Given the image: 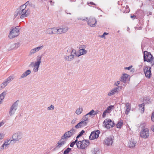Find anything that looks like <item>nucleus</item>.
<instances>
[{
	"mask_svg": "<svg viewBox=\"0 0 154 154\" xmlns=\"http://www.w3.org/2000/svg\"><path fill=\"white\" fill-rule=\"evenodd\" d=\"M32 3H30L29 1H27L24 4L20 6L16 10L14 13V17L17 19H23L27 17L30 14V10L29 6L32 7L33 5Z\"/></svg>",
	"mask_w": 154,
	"mask_h": 154,
	"instance_id": "f257e3e1",
	"label": "nucleus"
},
{
	"mask_svg": "<svg viewBox=\"0 0 154 154\" xmlns=\"http://www.w3.org/2000/svg\"><path fill=\"white\" fill-rule=\"evenodd\" d=\"M41 56H38L36 58V61L35 62H32L29 65V66L33 67V71L35 72L38 71L39 66L41 63Z\"/></svg>",
	"mask_w": 154,
	"mask_h": 154,
	"instance_id": "f03ea898",
	"label": "nucleus"
},
{
	"mask_svg": "<svg viewBox=\"0 0 154 154\" xmlns=\"http://www.w3.org/2000/svg\"><path fill=\"white\" fill-rule=\"evenodd\" d=\"M143 57L144 61L150 63L151 66L154 65V57L150 53L145 51L143 53Z\"/></svg>",
	"mask_w": 154,
	"mask_h": 154,
	"instance_id": "7ed1b4c3",
	"label": "nucleus"
},
{
	"mask_svg": "<svg viewBox=\"0 0 154 154\" xmlns=\"http://www.w3.org/2000/svg\"><path fill=\"white\" fill-rule=\"evenodd\" d=\"M20 29L18 26L12 27L10 29V31L8 35V38L12 39L19 35Z\"/></svg>",
	"mask_w": 154,
	"mask_h": 154,
	"instance_id": "20e7f679",
	"label": "nucleus"
},
{
	"mask_svg": "<svg viewBox=\"0 0 154 154\" xmlns=\"http://www.w3.org/2000/svg\"><path fill=\"white\" fill-rule=\"evenodd\" d=\"M23 137V134L20 131H18L14 133L12 136V139L13 140V142L15 143L20 141L22 139Z\"/></svg>",
	"mask_w": 154,
	"mask_h": 154,
	"instance_id": "39448f33",
	"label": "nucleus"
},
{
	"mask_svg": "<svg viewBox=\"0 0 154 154\" xmlns=\"http://www.w3.org/2000/svg\"><path fill=\"white\" fill-rule=\"evenodd\" d=\"M89 140H83L82 141H79L76 143L77 147L78 149H85L89 145Z\"/></svg>",
	"mask_w": 154,
	"mask_h": 154,
	"instance_id": "423d86ee",
	"label": "nucleus"
},
{
	"mask_svg": "<svg viewBox=\"0 0 154 154\" xmlns=\"http://www.w3.org/2000/svg\"><path fill=\"white\" fill-rule=\"evenodd\" d=\"M76 130L73 128L70 131H68L64 133L62 136V139H68L72 135L75 134Z\"/></svg>",
	"mask_w": 154,
	"mask_h": 154,
	"instance_id": "0eeeda50",
	"label": "nucleus"
},
{
	"mask_svg": "<svg viewBox=\"0 0 154 154\" xmlns=\"http://www.w3.org/2000/svg\"><path fill=\"white\" fill-rule=\"evenodd\" d=\"M103 126L109 129L115 125L114 123L109 119H105L103 123Z\"/></svg>",
	"mask_w": 154,
	"mask_h": 154,
	"instance_id": "6e6552de",
	"label": "nucleus"
},
{
	"mask_svg": "<svg viewBox=\"0 0 154 154\" xmlns=\"http://www.w3.org/2000/svg\"><path fill=\"white\" fill-rule=\"evenodd\" d=\"M151 69V67L147 66H144L143 68L145 76L148 79H150L152 76Z\"/></svg>",
	"mask_w": 154,
	"mask_h": 154,
	"instance_id": "1a4fd4ad",
	"label": "nucleus"
},
{
	"mask_svg": "<svg viewBox=\"0 0 154 154\" xmlns=\"http://www.w3.org/2000/svg\"><path fill=\"white\" fill-rule=\"evenodd\" d=\"M14 79L13 76H10L7 78L0 85V90L5 88L8 84Z\"/></svg>",
	"mask_w": 154,
	"mask_h": 154,
	"instance_id": "9d476101",
	"label": "nucleus"
},
{
	"mask_svg": "<svg viewBox=\"0 0 154 154\" xmlns=\"http://www.w3.org/2000/svg\"><path fill=\"white\" fill-rule=\"evenodd\" d=\"M149 130L146 128H143L140 132V135L142 138L146 139L149 136Z\"/></svg>",
	"mask_w": 154,
	"mask_h": 154,
	"instance_id": "9b49d317",
	"label": "nucleus"
},
{
	"mask_svg": "<svg viewBox=\"0 0 154 154\" xmlns=\"http://www.w3.org/2000/svg\"><path fill=\"white\" fill-rule=\"evenodd\" d=\"M88 24L91 27L95 26L97 24V21L94 17H91L87 20Z\"/></svg>",
	"mask_w": 154,
	"mask_h": 154,
	"instance_id": "f8f14e48",
	"label": "nucleus"
},
{
	"mask_svg": "<svg viewBox=\"0 0 154 154\" xmlns=\"http://www.w3.org/2000/svg\"><path fill=\"white\" fill-rule=\"evenodd\" d=\"M69 29L67 26H63L60 28L57 29L56 28V34H60L67 32Z\"/></svg>",
	"mask_w": 154,
	"mask_h": 154,
	"instance_id": "ddd939ff",
	"label": "nucleus"
},
{
	"mask_svg": "<svg viewBox=\"0 0 154 154\" xmlns=\"http://www.w3.org/2000/svg\"><path fill=\"white\" fill-rule=\"evenodd\" d=\"M99 130L92 131L89 137V139L90 140H93L99 137Z\"/></svg>",
	"mask_w": 154,
	"mask_h": 154,
	"instance_id": "4468645a",
	"label": "nucleus"
},
{
	"mask_svg": "<svg viewBox=\"0 0 154 154\" xmlns=\"http://www.w3.org/2000/svg\"><path fill=\"white\" fill-rule=\"evenodd\" d=\"M129 75L125 73H123L120 78V81L125 83L128 82L129 80Z\"/></svg>",
	"mask_w": 154,
	"mask_h": 154,
	"instance_id": "2eb2a0df",
	"label": "nucleus"
},
{
	"mask_svg": "<svg viewBox=\"0 0 154 154\" xmlns=\"http://www.w3.org/2000/svg\"><path fill=\"white\" fill-rule=\"evenodd\" d=\"M113 138L112 136H110L106 138L104 141V144L107 146L111 145L113 141Z\"/></svg>",
	"mask_w": 154,
	"mask_h": 154,
	"instance_id": "dca6fc26",
	"label": "nucleus"
},
{
	"mask_svg": "<svg viewBox=\"0 0 154 154\" xmlns=\"http://www.w3.org/2000/svg\"><path fill=\"white\" fill-rule=\"evenodd\" d=\"M45 32L47 34L51 35L56 34V28H49L46 30Z\"/></svg>",
	"mask_w": 154,
	"mask_h": 154,
	"instance_id": "f3484780",
	"label": "nucleus"
},
{
	"mask_svg": "<svg viewBox=\"0 0 154 154\" xmlns=\"http://www.w3.org/2000/svg\"><path fill=\"white\" fill-rule=\"evenodd\" d=\"M20 44L19 42L11 44L10 47L8 48V51H10L12 50L16 49L20 46Z\"/></svg>",
	"mask_w": 154,
	"mask_h": 154,
	"instance_id": "a211bd4d",
	"label": "nucleus"
},
{
	"mask_svg": "<svg viewBox=\"0 0 154 154\" xmlns=\"http://www.w3.org/2000/svg\"><path fill=\"white\" fill-rule=\"evenodd\" d=\"M74 58V55L71 54L69 55H65L63 57V58L65 61L67 62L73 60Z\"/></svg>",
	"mask_w": 154,
	"mask_h": 154,
	"instance_id": "6ab92c4d",
	"label": "nucleus"
},
{
	"mask_svg": "<svg viewBox=\"0 0 154 154\" xmlns=\"http://www.w3.org/2000/svg\"><path fill=\"white\" fill-rule=\"evenodd\" d=\"M135 14L137 19L141 18L144 16V13L143 11L141 10H138L136 12Z\"/></svg>",
	"mask_w": 154,
	"mask_h": 154,
	"instance_id": "aec40b11",
	"label": "nucleus"
},
{
	"mask_svg": "<svg viewBox=\"0 0 154 154\" xmlns=\"http://www.w3.org/2000/svg\"><path fill=\"white\" fill-rule=\"evenodd\" d=\"M114 107V106H108L107 109L104 111L102 115L103 117L104 118L106 116V113H109L111 110L113 109Z\"/></svg>",
	"mask_w": 154,
	"mask_h": 154,
	"instance_id": "412c9836",
	"label": "nucleus"
},
{
	"mask_svg": "<svg viewBox=\"0 0 154 154\" xmlns=\"http://www.w3.org/2000/svg\"><path fill=\"white\" fill-rule=\"evenodd\" d=\"M87 124V122H84L82 121L75 126V128H79L84 127Z\"/></svg>",
	"mask_w": 154,
	"mask_h": 154,
	"instance_id": "4be33fe9",
	"label": "nucleus"
},
{
	"mask_svg": "<svg viewBox=\"0 0 154 154\" xmlns=\"http://www.w3.org/2000/svg\"><path fill=\"white\" fill-rule=\"evenodd\" d=\"M17 109V106H11L9 110V115L11 116L14 114Z\"/></svg>",
	"mask_w": 154,
	"mask_h": 154,
	"instance_id": "5701e85b",
	"label": "nucleus"
},
{
	"mask_svg": "<svg viewBox=\"0 0 154 154\" xmlns=\"http://www.w3.org/2000/svg\"><path fill=\"white\" fill-rule=\"evenodd\" d=\"M31 72V71L29 69L26 71L21 75L20 79H23L26 77L30 74Z\"/></svg>",
	"mask_w": 154,
	"mask_h": 154,
	"instance_id": "b1692460",
	"label": "nucleus"
},
{
	"mask_svg": "<svg viewBox=\"0 0 154 154\" xmlns=\"http://www.w3.org/2000/svg\"><path fill=\"white\" fill-rule=\"evenodd\" d=\"M64 139H62V138L61 137V139H60L58 142L57 143V147H58V148H60L65 143L66 141L63 140Z\"/></svg>",
	"mask_w": 154,
	"mask_h": 154,
	"instance_id": "393cba45",
	"label": "nucleus"
},
{
	"mask_svg": "<svg viewBox=\"0 0 154 154\" xmlns=\"http://www.w3.org/2000/svg\"><path fill=\"white\" fill-rule=\"evenodd\" d=\"M87 53V51L84 49H81L79 51V54L77 55V57H79L81 55L85 54Z\"/></svg>",
	"mask_w": 154,
	"mask_h": 154,
	"instance_id": "a878e982",
	"label": "nucleus"
},
{
	"mask_svg": "<svg viewBox=\"0 0 154 154\" xmlns=\"http://www.w3.org/2000/svg\"><path fill=\"white\" fill-rule=\"evenodd\" d=\"M143 101L144 103L142 104L143 105V106H144V103L146 104H149L151 103V101L150 100V99L148 97H144L143 98Z\"/></svg>",
	"mask_w": 154,
	"mask_h": 154,
	"instance_id": "bb28decb",
	"label": "nucleus"
},
{
	"mask_svg": "<svg viewBox=\"0 0 154 154\" xmlns=\"http://www.w3.org/2000/svg\"><path fill=\"white\" fill-rule=\"evenodd\" d=\"M13 142V140L12 139L11 140L10 139H6L4 142V145H5V149L6 148L8 145H10L11 142Z\"/></svg>",
	"mask_w": 154,
	"mask_h": 154,
	"instance_id": "cd10ccee",
	"label": "nucleus"
},
{
	"mask_svg": "<svg viewBox=\"0 0 154 154\" xmlns=\"http://www.w3.org/2000/svg\"><path fill=\"white\" fill-rule=\"evenodd\" d=\"M136 142L134 141L130 140L128 142V146L131 148H133L135 146Z\"/></svg>",
	"mask_w": 154,
	"mask_h": 154,
	"instance_id": "c85d7f7f",
	"label": "nucleus"
},
{
	"mask_svg": "<svg viewBox=\"0 0 154 154\" xmlns=\"http://www.w3.org/2000/svg\"><path fill=\"white\" fill-rule=\"evenodd\" d=\"M6 92L4 91L0 94V100H3L6 95Z\"/></svg>",
	"mask_w": 154,
	"mask_h": 154,
	"instance_id": "c756f323",
	"label": "nucleus"
},
{
	"mask_svg": "<svg viewBox=\"0 0 154 154\" xmlns=\"http://www.w3.org/2000/svg\"><path fill=\"white\" fill-rule=\"evenodd\" d=\"M44 47L43 45L39 46L34 48V49L35 50L36 52H38L39 51L42 49Z\"/></svg>",
	"mask_w": 154,
	"mask_h": 154,
	"instance_id": "7c9ffc66",
	"label": "nucleus"
},
{
	"mask_svg": "<svg viewBox=\"0 0 154 154\" xmlns=\"http://www.w3.org/2000/svg\"><path fill=\"white\" fill-rule=\"evenodd\" d=\"M83 111V108L82 107H80L77 109L75 111V113L77 115L80 114Z\"/></svg>",
	"mask_w": 154,
	"mask_h": 154,
	"instance_id": "2f4dec72",
	"label": "nucleus"
},
{
	"mask_svg": "<svg viewBox=\"0 0 154 154\" xmlns=\"http://www.w3.org/2000/svg\"><path fill=\"white\" fill-rule=\"evenodd\" d=\"M126 8H126V7H123L122 8V11L123 13H128L129 12V8L127 7H126Z\"/></svg>",
	"mask_w": 154,
	"mask_h": 154,
	"instance_id": "473e14b6",
	"label": "nucleus"
},
{
	"mask_svg": "<svg viewBox=\"0 0 154 154\" xmlns=\"http://www.w3.org/2000/svg\"><path fill=\"white\" fill-rule=\"evenodd\" d=\"M94 113V110L92 109V110L91 111L89 112L86 114V115H87L88 116L89 115L90 116H95V114Z\"/></svg>",
	"mask_w": 154,
	"mask_h": 154,
	"instance_id": "72a5a7b5",
	"label": "nucleus"
},
{
	"mask_svg": "<svg viewBox=\"0 0 154 154\" xmlns=\"http://www.w3.org/2000/svg\"><path fill=\"white\" fill-rule=\"evenodd\" d=\"M88 116L86 114L84 116L82 119V121H83V122H86L88 120Z\"/></svg>",
	"mask_w": 154,
	"mask_h": 154,
	"instance_id": "f704fd0d",
	"label": "nucleus"
},
{
	"mask_svg": "<svg viewBox=\"0 0 154 154\" xmlns=\"http://www.w3.org/2000/svg\"><path fill=\"white\" fill-rule=\"evenodd\" d=\"M70 54L74 55V57H75V55L77 56V55H78V54L76 53V50L73 49L72 50Z\"/></svg>",
	"mask_w": 154,
	"mask_h": 154,
	"instance_id": "c9c22d12",
	"label": "nucleus"
},
{
	"mask_svg": "<svg viewBox=\"0 0 154 154\" xmlns=\"http://www.w3.org/2000/svg\"><path fill=\"white\" fill-rule=\"evenodd\" d=\"M119 86H118L116 88H115L113 89H112L111 91L113 92L114 94L115 93H117L118 92V90L119 89Z\"/></svg>",
	"mask_w": 154,
	"mask_h": 154,
	"instance_id": "e433bc0d",
	"label": "nucleus"
},
{
	"mask_svg": "<svg viewBox=\"0 0 154 154\" xmlns=\"http://www.w3.org/2000/svg\"><path fill=\"white\" fill-rule=\"evenodd\" d=\"M71 150V148H68L64 151L63 154H68L70 151Z\"/></svg>",
	"mask_w": 154,
	"mask_h": 154,
	"instance_id": "4c0bfd02",
	"label": "nucleus"
},
{
	"mask_svg": "<svg viewBox=\"0 0 154 154\" xmlns=\"http://www.w3.org/2000/svg\"><path fill=\"white\" fill-rule=\"evenodd\" d=\"M36 53V52L35 51V50H34V48H33L30 50L29 52V55H31L32 54H35Z\"/></svg>",
	"mask_w": 154,
	"mask_h": 154,
	"instance_id": "58836bf2",
	"label": "nucleus"
},
{
	"mask_svg": "<svg viewBox=\"0 0 154 154\" xmlns=\"http://www.w3.org/2000/svg\"><path fill=\"white\" fill-rule=\"evenodd\" d=\"M122 125V123L121 122H119L116 125V127L117 128H120Z\"/></svg>",
	"mask_w": 154,
	"mask_h": 154,
	"instance_id": "ea45409f",
	"label": "nucleus"
},
{
	"mask_svg": "<svg viewBox=\"0 0 154 154\" xmlns=\"http://www.w3.org/2000/svg\"><path fill=\"white\" fill-rule=\"evenodd\" d=\"M131 109V106H126L125 113L128 115Z\"/></svg>",
	"mask_w": 154,
	"mask_h": 154,
	"instance_id": "a19ab883",
	"label": "nucleus"
},
{
	"mask_svg": "<svg viewBox=\"0 0 154 154\" xmlns=\"http://www.w3.org/2000/svg\"><path fill=\"white\" fill-rule=\"evenodd\" d=\"M20 102V101L19 100H17L13 104L12 106H17L19 104V103Z\"/></svg>",
	"mask_w": 154,
	"mask_h": 154,
	"instance_id": "79ce46f5",
	"label": "nucleus"
},
{
	"mask_svg": "<svg viewBox=\"0 0 154 154\" xmlns=\"http://www.w3.org/2000/svg\"><path fill=\"white\" fill-rule=\"evenodd\" d=\"M139 109L140 110L141 113H143L144 110V106H139Z\"/></svg>",
	"mask_w": 154,
	"mask_h": 154,
	"instance_id": "37998d69",
	"label": "nucleus"
},
{
	"mask_svg": "<svg viewBox=\"0 0 154 154\" xmlns=\"http://www.w3.org/2000/svg\"><path fill=\"white\" fill-rule=\"evenodd\" d=\"M131 18L133 20L135 19H137V18L135 14H134L133 15H131Z\"/></svg>",
	"mask_w": 154,
	"mask_h": 154,
	"instance_id": "c03bdc74",
	"label": "nucleus"
},
{
	"mask_svg": "<svg viewBox=\"0 0 154 154\" xmlns=\"http://www.w3.org/2000/svg\"><path fill=\"white\" fill-rule=\"evenodd\" d=\"M88 17H85V18H83L82 17H79L78 18V20H82L83 21H87V20H88Z\"/></svg>",
	"mask_w": 154,
	"mask_h": 154,
	"instance_id": "a18cd8bd",
	"label": "nucleus"
},
{
	"mask_svg": "<svg viewBox=\"0 0 154 154\" xmlns=\"http://www.w3.org/2000/svg\"><path fill=\"white\" fill-rule=\"evenodd\" d=\"M151 118V120L152 122H154V112H153L152 113Z\"/></svg>",
	"mask_w": 154,
	"mask_h": 154,
	"instance_id": "49530a36",
	"label": "nucleus"
},
{
	"mask_svg": "<svg viewBox=\"0 0 154 154\" xmlns=\"http://www.w3.org/2000/svg\"><path fill=\"white\" fill-rule=\"evenodd\" d=\"M108 34V33H106V32H104L103 35L101 36V37L102 38H105V35H107Z\"/></svg>",
	"mask_w": 154,
	"mask_h": 154,
	"instance_id": "de8ad7c7",
	"label": "nucleus"
},
{
	"mask_svg": "<svg viewBox=\"0 0 154 154\" xmlns=\"http://www.w3.org/2000/svg\"><path fill=\"white\" fill-rule=\"evenodd\" d=\"M114 94L113 93V92L111 90L110 91L109 93H108L107 95L108 96H112V95H114Z\"/></svg>",
	"mask_w": 154,
	"mask_h": 154,
	"instance_id": "09e8293b",
	"label": "nucleus"
},
{
	"mask_svg": "<svg viewBox=\"0 0 154 154\" xmlns=\"http://www.w3.org/2000/svg\"><path fill=\"white\" fill-rule=\"evenodd\" d=\"M47 109L48 110H52L54 109V106H49Z\"/></svg>",
	"mask_w": 154,
	"mask_h": 154,
	"instance_id": "8fccbe9b",
	"label": "nucleus"
},
{
	"mask_svg": "<svg viewBox=\"0 0 154 154\" xmlns=\"http://www.w3.org/2000/svg\"><path fill=\"white\" fill-rule=\"evenodd\" d=\"M5 145H4V143L0 147V149H4L5 148Z\"/></svg>",
	"mask_w": 154,
	"mask_h": 154,
	"instance_id": "3c124183",
	"label": "nucleus"
},
{
	"mask_svg": "<svg viewBox=\"0 0 154 154\" xmlns=\"http://www.w3.org/2000/svg\"><path fill=\"white\" fill-rule=\"evenodd\" d=\"M4 137L3 134L0 133V140L2 139Z\"/></svg>",
	"mask_w": 154,
	"mask_h": 154,
	"instance_id": "603ef678",
	"label": "nucleus"
},
{
	"mask_svg": "<svg viewBox=\"0 0 154 154\" xmlns=\"http://www.w3.org/2000/svg\"><path fill=\"white\" fill-rule=\"evenodd\" d=\"M5 123V122L3 121H2V122H0V127L3 126Z\"/></svg>",
	"mask_w": 154,
	"mask_h": 154,
	"instance_id": "864d4df0",
	"label": "nucleus"
},
{
	"mask_svg": "<svg viewBox=\"0 0 154 154\" xmlns=\"http://www.w3.org/2000/svg\"><path fill=\"white\" fill-rule=\"evenodd\" d=\"M120 81H118L117 82H116L115 83L114 85H115L116 86H118L120 84Z\"/></svg>",
	"mask_w": 154,
	"mask_h": 154,
	"instance_id": "5fc2aeb1",
	"label": "nucleus"
},
{
	"mask_svg": "<svg viewBox=\"0 0 154 154\" xmlns=\"http://www.w3.org/2000/svg\"><path fill=\"white\" fill-rule=\"evenodd\" d=\"M75 144V142L73 141L70 143V146L71 147H73Z\"/></svg>",
	"mask_w": 154,
	"mask_h": 154,
	"instance_id": "6e6d98bb",
	"label": "nucleus"
},
{
	"mask_svg": "<svg viewBox=\"0 0 154 154\" xmlns=\"http://www.w3.org/2000/svg\"><path fill=\"white\" fill-rule=\"evenodd\" d=\"M132 67V66H129L128 67H126L124 69H128V70H129Z\"/></svg>",
	"mask_w": 154,
	"mask_h": 154,
	"instance_id": "4d7b16f0",
	"label": "nucleus"
},
{
	"mask_svg": "<svg viewBox=\"0 0 154 154\" xmlns=\"http://www.w3.org/2000/svg\"><path fill=\"white\" fill-rule=\"evenodd\" d=\"M85 133V131H84V130H82L81 132H80V133H79V134L82 136L84 133Z\"/></svg>",
	"mask_w": 154,
	"mask_h": 154,
	"instance_id": "13d9d810",
	"label": "nucleus"
},
{
	"mask_svg": "<svg viewBox=\"0 0 154 154\" xmlns=\"http://www.w3.org/2000/svg\"><path fill=\"white\" fill-rule=\"evenodd\" d=\"M76 120H73L71 122V124H74Z\"/></svg>",
	"mask_w": 154,
	"mask_h": 154,
	"instance_id": "bf43d9fd",
	"label": "nucleus"
},
{
	"mask_svg": "<svg viewBox=\"0 0 154 154\" xmlns=\"http://www.w3.org/2000/svg\"><path fill=\"white\" fill-rule=\"evenodd\" d=\"M88 4H90L91 5H95V4L93 2H90V3H88Z\"/></svg>",
	"mask_w": 154,
	"mask_h": 154,
	"instance_id": "052dcab7",
	"label": "nucleus"
},
{
	"mask_svg": "<svg viewBox=\"0 0 154 154\" xmlns=\"http://www.w3.org/2000/svg\"><path fill=\"white\" fill-rule=\"evenodd\" d=\"M81 135L80 134H78L77 136L76 137V139H77L80 136H81Z\"/></svg>",
	"mask_w": 154,
	"mask_h": 154,
	"instance_id": "680f3d73",
	"label": "nucleus"
},
{
	"mask_svg": "<svg viewBox=\"0 0 154 154\" xmlns=\"http://www.w3.org/2000/svg\"><path fill=\"white\" fill-rule=\"evenodd\" d=\"M152 130L154 132V125H153L152 128H151Z\"/></svg>",
	"mask_w": 154,
	"mask_h": 154,
	"instance_id": "e2e57ef3",
	"label": "nucleus"
},
{
	"mask_svg": "<svg viewBox=\"0 0 154 154\" xmlns=\"http://www.w3.org/2000/svg\"><path fill=\"white\" fill-rule=\"evenodd\" d=\"M65 12H66V13H67V14H69L70 15L71 14V13H68V11H67V10H66L65 11Z\"/></svg>",
	"mask_w": 154,
	"mask_h": 154,
	"instance_id": "0e129e2a",
	"label": "nucleus"
},
{
	"mask_svg": "<svg viewBox=\"0 0 154 154\" xmlns=\"http://www.w3.org/2000/svg\"><path fill=\"white\" fill-rule=\"evenodd\" d=\"M74 142H75V143L76 144V143H77V142H78V140L77 139H76L75 141H74Z\"/></svg>",
	"mask_w": 154,
	"mask_h": 154,
	"instance_id": "69168bd1",
	"label": "nucleus"
},
{
	"mask_svg": "<svg viewBox=\"0 0 154 154\" xmlns=\"http://www.w3.org/2000/svg\"><path fill=\"white\" fill-rule=\"evenodd\" d=\"M98 111H94V112H95V115L96 114H97L98 112Z\"/></svg>",
	"mask_w": 154,
	"mask_h": 154,
	"instance_id": "338daca9",
	"label": "nucleus"
},
{
	"mask_svg": "<svg viewBox=\"0 0 154 154\" xmlns=\"http://www.w3.org/2000/svg\"><path fill=\"white\" fill-rule=\"evenodd\" d=\"M32 7L33 8H35V5H32Z\"/></svg>",
	"mask_w": 154,
	"mask_h": 154,
	"instance_id": "774afa93",
	"label": "nucleus"
}]
</instances>
